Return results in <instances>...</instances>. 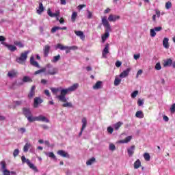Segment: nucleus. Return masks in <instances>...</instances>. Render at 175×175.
I'll return each mask as SVG.
<instances>
[{
  "label": "nucleus",
  "mask_w": 175,
  "mask_h": 175,
  "mask_svg": "<svg viewBox=\"0 0 175 175\" xmlns=\"http://www.w3.org/2000/svg\"><path fill=\"white\" fill-rule=\"evenodd\" d=\"M64 90L65 89L62 88V87L51 88V91L53 94V95H57V94L60 92V95H57L56 96L60 102H66V94L62 93V91H64Z\"/></svg>",
  "instance_id": "f257e3e1"
},
{
  "label": "nucleus",
  "mask_w": 175,
  "mask_h": 175,
  "mask_svg": "<svg viewBox=\"0 0 175 175\" xmlns=\"http://www.w3.org/2000/svg\"><path fill=\"white\" fill-rule=\"evenodd\" d=\"M45 70V75H49L51 76H54L57 75L58 73V68L53 66L51 64H48L44 68Z\"/></svg>",
  "instance_id": "f03ea898"
},
{
  "label": "nucleus",
  "mask_w": 175,
  "mask_h": 175,
  "mask_svg": "<svg viewBox=\"0 0 175 175\" xmlns=\"http://www.w3.org/2000/svg\"><path fill=\"white\" fill-rule=\"evenodd\" d=\"M21 161H22V163H27L29 169H31V170H33L36 173H38L39 172V170H38V167H36L35 164L31 163V161L29 159L25 158V156L21 157Z\"/></svg>",
  "instance_id": "7ed1b4c3"
},
{
  "label": "nucleus",
  "mask_w": 175,
  "mask_h": 175,
  "mask_svg": "<svg viewBox=\"0 0 175 175\" xmlns=\"http://www.w3.org/2000/svg\"><path fill=\"white\" fill-rule=\"evenodd\" d=\"M28 54H29V51H26L24 53H22L21 56L16 58V62L21 65H24L27 61V58H28Z\"/></svg>",
  "instance_id": "20e7f679"
},
{
  "label": "nucleus",
  "mask_w": 175,
  "mask_h": 175,
  "mask_svg": "<svg viewBox=\"0 0 175 175\" xmlns=\"http://www.w3.org/2000/svg\"><path fill=\"white\" fill-rule=\"evenodd\" d=\"M1 172L3 173V175H17V173L14 171H9L6 168V162L5 161H1Z\"/></svg>",
  "instance_id": "39448f33"
},
{
  "label": "nucleus",
  "mask_w": 175,
  "mask_h": 175,
  "mask_svg": "<svg viewBox=\"0 0 175 175\" xmlns=\"http://www.w3.org/2000/svg\"><path fill=\"white\" fill-rule=\"evenodd\" d=\"M102 24L103 27L105 28V32H110L111 31V27L110 26V23L109 21H107V18L106 16H103L101 19Z\"/></svg>",
  "instance_id": "423d86ee"
},
{
  "label": "nucleus",
  "mask_w": 175,
  "mask_h": 175,
  "mask_svg": "<svg viewBox=\"0 0 175 175\" xmlns=\"http://www.w3.org/2000/svg\"><path fill=\"white\" fill-rule=\"evenodd\" d=\"M77 88H79V83H75L72 86L62 90V94H65L66 96L69 92H73V91H76Z\"/></svg>",
  "instance_id": "0eeeda50"
},
{
  "label": "nucleus",
  "mask_w": 175,
  "mask_h": 175,
  "mask_svg": "<svg viewBox=\"0 0 175 175\" xmlns=\"http://www.w3.org/2000/svg\"><path fill=\"white\" fill-rule=\"evenodd\" d=\"M35 152V148L31 145V143L27 142L23 147V152Z\"/></svg>",
  "instance_id": "6e6552de"
},
{
  "label": "nucleus",
  "mask_w": 175,
  "mask_h": 175,
  "mask_svg": "<svg viewBox=\"0 0 175 175\" xmlns=\"http://www.w3.org/2000/svg\"><path fill=\"white\" fill-rule=\"evenodd\" d=\"M55 47L56 50L58 49L62 51L65 50L66 54H69V53H70V48L69 46H64L62 44H57Z\"/></svg>",
  "instance_id": "1a4fd4ad"
},
{
  "label": "nucleus",
  "mask_w": 175,
  "mask_h": 175,
  "mask_svg": "<svg viewBox=\"0 0 175 175\" xmlns=\"http://www.w3.org/2000/svg\"><path fill=\"white\" fill-rule=\"evenodd\" d=\"M109 49H110V44H106L105 47L104 48L102 52L103 58H107V54H109Z\"/></svg>",
  "instance_id": "9d476101"
},
{
  "label": "nucleus",
  "mask_w": 175,
  "mask_h": 175,
  "mask_svg": "<svg viewBox=\"0 0 175 175\" xmlns=\"http://www.w3.org/2000/svg\"><path fill=\"white\" fill-rule=\"evenodd\" d=\"M1 44H3V46L7 47V49H8V50H10V51H12V53H13V52L16 51V50H17V47L14 45L9 44L6 42H2Z\"/></svg>",
  "instance_id": "9b49d317"
},
{
  "label": "nucleus",
  "mask_w": 175,
  "mask_h": 175,
  "mask_svg": "<svg viewBox=\"0 0 175 175\" xmlns=\"http://www.w3.org/2000/svg\"><path fill=\"white\" fill-rule=\"evenodd\" d=\"M23 114L25 116V117L28 118L32 114V111H31V109L28 107H23Z\"/></svg>",
  "instance_id": "f8f14e48"
},
{
  "label": "nucleus",
  "mask_w": 175,
  "mask_h": 175,
  "mask_svg": "<svg viewBox=\"0 0 175 175\" xmlns=\"http://www.w3.org/2000/svg\"><path fill=\"white\" fill-rule=\"evenodd\" d=\"M81 122H82V127H81V131L79 133V136H81V135H83V131L87 127V118H83L82 120H81Z\"/></svg>",
  "instance_id": "ddd939ff"
},
{
  "label": "nucleus",
  "mask_w": 175,
  "mask_h": 175,
  "mask_svg": "<svg viewBox=\"0 0 175 175\" xmlns=\"http://www.w3.org/2000/svg\"><path fill=\"white\" fill-rule=\"evenodd\" d=\"M36 120L37 121H40L41 122H50V120L43 115H39L38 116H36Z\"/></svg>",
  "instance_id": "4468645a"
},
{
  "label": "nucleus",
  "mask_w": 175,
  "mask_h": 175,
  "mask_svg": "<svg viewBox=\"0 0 175 175\" xmlns=\"http://www.w3.org/2000/svg\"><path fill=\"white\" fill-rule=\"evenodd\" d=\"M57 155L62 157V158H70L69 153H68L65 150H62L57 151Z\"/></svg>",
  "instance_id": "2eb2a0df"
},
{
  "label": "nucleus",
  "mask_w": 175,
  "mask_h": 175,
  "mask_svg": "<svg viewBox=\"0 0 175 175\" xmlns=\"http://www.w3.org/2000/svg\"><path fill=\"white\" fill-rule=\"evenodd\" d=\"M130 72H131V68H129L124 70L123 72H122L119 77L121 79H125V77H128V76H129Z\"/></svg>",
  "instance_id": "dca6fc26"
},
{
  "label": "nucleus",
  "mask_w": 175,
  "mask_h": 175,
  "mask_svg": "<svg viewBox=\"0 0 175 175\" xmlns=\"http://www.w3.org/2000/svg\"><path fill=\"white\" fill-rule=\"evenodd\" d=\"M117 20H120V16L118 15L110 14L108 17V21L110 22L114 23L115 21H117Z\"/></svg>",
  "instance_id": "f3484780"
},
{
  "label": "nucleus",
  "mask_w": 175,
  "mask_h": 175,
  "mask_svg": "<svg viewBox=\"0 0 175 175\" xmlns=\"http://www.w3.org/2000/svg\"><path fill=\"white\" fill-rule=\"evenodd\" d=\"M51 47L50 45H45L44 49H43V52H44V57H49V53H50V49Z\"/></svg>",
  "instance_id": "a211bd4d"
},
{
  "label": "nucleus",
  "mask_w": 175,
  "mask_h": 175,
  "mask_svg": "<svg viewBox=\"0 0 175 175\" xmlns=\"http://www.w3.org/2000/svg\"><path fill=\"white\" fill-rule=\"evenodd\" d=\"M30 64L33 66H35L36 68H40V66L39 65V63L38 62L35 61V57L33 56H31L30 57Z\"/></svg>",
  "instance_id": "6ab92c4d"
},
{
  "label": "nucleus",
  "mask_w": 175,
  "mask_h": 175,
  "mask_svg": "<svg viewBox=\"0 0 175 175\" xmlns=\"http://www.w3.org/2000/svg\"><path fill=\"white\" fill-rule=\"evenodd\" d=\"M35 90H36V86L33 85L30 90L29 94H28V98L29 99H31V98H33V96H35Z\"/></svg>",
  "instance_id": "aec40b11"
},
{
  "label": "nucleus",
  "mask_w": 175,
  "mask_h": 175,
  "mask_svg": "<svg viewBox=\"0 0 175 175\" xmlns=\"http://www.w3.org/2000/svg\"><path fill=\"white\" fill-rule=\"evenodd\" d=\"M172 64H173V60H172V59H167L163 61L164 68H167V66H172Z\"/></svg>",
  "instance_id": "412c9836"
},
{
  "label": "nucleus",
  "mask_w": 175,
  "mask_h": 175,
  "mask_svg": "<svg viewBox=\"0 0 175 175\" xmlns=\"http://www.w3.org/2000/svg\"><path fill=\"white\" fill-rule=\"evenodd\" d=\"M75 35L77 36H79L81 40H84L85 39V36L84 35V33L81 31H75Z\"/></svg>",
  "instance_id": "4be33fe9"
},
{
  "label": "nucleus",
  "mask_w": 175,
  "mask_h": 175,
  "mask_svg": "<svg viewBox=\"0 0 175 175\" xmlns=\"http://www.w3.org/2000/svg\"><path fill=\"white\" fill-rule=\"evenodd\" d=\"M132 137H133L132 135L128 136L124 139L118 141V143L122 144L129 143V142H131V140H132Z\"/></svg>",
  "instance_id": "5701e85b"
},
{
  "label": "nucleus",
  "mask_w": 175,
  "mask_h": 175,
  "mask_svg": "<svg viewBox=\"0 0 175 175\" xmlns=\"http://www.w3.org/2000/svg\"><path fill=\"white\" fill-rule=\"evenodd\" d=\"M47 13L50 17H58V16H59V11H57L55 13H53L51 12V10L49 9Z\"/></svg>",
  "instance_id": "b1692460"
},
{
  "label": "nucleus",
  "mask_w": 175,
  "mask_h": 175,
  "mask_svg": "<svg viewBox=\"0 0 175 175\" xmlns=\"http://www.w3.org/2000/svg\"><path fill=\"white\" fill-rule=\"evenodd\" d=\"M16 75H17V71L15 70L9 71L8 73V77H10V79H13V77H16Z\"/></svg>",
  "instance_id": "393cba45"
},
{
  "label": "nucleus",
  "mask_w": 175,
  "mask_h": 175,
  "mask_svg": "<svg viewBox=\"0 0 175 175\" xmlns=\"http://www.w3.org/2000/svg\"><path fill=\"white\" fill-rule=\"evenodd\" d=\"M45 155L49 157V158H51V159H55V161H57V157L53 152H45Z\"/></svg>",
  "instance_id": "a878e982"
},
{
  "label": "nucleus",
  "mask_w": 175,
  "mask_h": 175,
  "mask_svg": "<svg viewBox=\"0 0 175 175\" xmlns=\"http://www.w3.org/2000/svg\"><path fill=\"white\" fill-rule=\"evenodd\" d=\"M42 102L43 100L40 98L36 97L34 98V107H38V106L40 105V103H42Z\"/></svg>",
  "instance_id": "bb28decb"
},
{
  "label": "nucleus",
  "mask_w": 175,
  "mask_h": 175,
  "mask_svg": "<svg viewBox=\"0 0 175 175\" xmlns=\"http://www.w3.org/2000/svg\"><path fill=\"white\" fill-rule=\"evenodd\" d=\"M102 88V81H98L94 85L93 90H100Z\"/></svg>",
  "instance_id": "cd10ccee"
},
{
  "label": "nucleus",
  "mask_w": 175,
  "mask_h": 175,
  "mask_svg": "<svg viewBox=\"0 0 175 175\" xmlns=\"http://www.w3.org/2000/svg\"><path fill=\"white\" fill-rule=\"evenodd\" d=\"M128 155L129 157H132L135 152V146H132L131 147L127 149Z\"/></svg>",
  "instance_id": "c85d7f7f"
},
{
  "label": "nucleus",
  "mask_w": 175,
  "mask_h": 175,
  "mask_svg": "<svg viewBox=\"0 0 175 175\" xmlns=\"http://www.w3.org/2000/svg\"><path fill=\"white\" fill-rule=\"evenodd\" d=\"M63 102L64 104H62L63 107H73V105L70 102H68V98H66V101H61Z\"/></svg>",
  "instance_id": "c756f323"
},
{
  "label": "nucleus",
  "mask_w": 175,
  "mask_h": 175,
  "mask_svg": "<svg viewBox=\"0 0 175 175\" xmlns=\"http://www.w3.org/2000/svg\"><path fill=\"white\" fill-rule=\"evenodd\" d=\"M163 46L164 49H169V38H164L163 40Z\"/></svg>",
  "instance_id": "7c9ffc66"
},
{
  "label": "nucleus",
  "mask_w": 175,
  "mask_h": 175,
  "mask_svg": "<svg viewBox=\"0 0 175 175\" xmlns=\"http://www.w3.org/2000/svg\"><path fill=\"white\" fill-rule=\"evenodd\" d=\"M44 11V7H43V3H40L38 10H37L38 14H42V13H43Z\"/></svg>",
  "instance_id": "2f4dec72"
},
{
  "label": "nucleus",
  "mask_w": 175,
  "mask_h": 175,
  "mask_svg": "<svg viewBox=\"0 0 175 175\" xmlns=\"http://www.w3.org/2000/svg\"><path fill=\"white\" fill-rule=\"evenodd\" d=\"M110 36V33L105 32L101 37V39L103 40V43H105L106 40L108 39V38Z\"/></svg>",
  "instance_id": "473e14b6"
},
{
  "label": "nucleus",
  "mask_w": 175,
  "mask_h": 175,
  "mask_svg": "<svg viewBox=\"0 0 175 175\" xmlns=\"http://www.w3.org/2000/svg\"><path fill=\"white\" fill-rule=\"evenodd\" d=\"M14 44H15V46H17L18 47H19V49H23L24 47V42L22 41H14Z\"/></svg>",
  "instance_id": "72a5a7b5"
},
{
  "label": "nucleus",
  "mask_w": 175,
  "mask_h": 175,
  "mask_svg": "<svg viewBox=\"0 0 175 175\" xmlns=\"http://www.w3.org/2000/svg\"><path fill=\"white\" fill-rule=\"evenodd\" d=\"M124 125V123L122 122H118L116 124H113V128L115 131H118L121 126Z\"/></svg>",
  "instance_id": "f704fd0d"
},
{
  "label": "nucleus",
  "mask_w": 175,
  "mask_h": 175,
  "mask_svg": "<svg viewBox=\"0 0 175 175\" xmlns=\"http://www.w3.org/2000/svg\"><path fill=\"white\" fill-rule=\"evenodd\" d=\"M137 118H144V113L142 111H137L135 113Z\"/></svg>",
  "instance_id": "c9c22d12"
},
{
  "label": "nucleus",
  "mask_w": 175,
  "mask_h": 175,
  "mask_svg": "<svg viewBox=\"0 0 175 175\" xmlns=\"http://www.w3.org/2000/svg\"><path fill=\"white\" fill-rule=\"evenodd\" d=\"M142 166V162H140L139 159H137L135 163H134V169H139Z\"/></svg>",
  "instance_id": "e433bc0d"
},
{
  "label": "nucleus",
  "mask_w": 175,
  "mask_h": 175,
  "mask_svg": "<svg viewBox=\"0 0 175 175\" xmlns=\"http://www.w3.org/2000/svg\"><path fill=\"white\" fill-rule=\"evenodd\" d=\"M61 59V55H57V56H54L53 59L51 60V62L53 64H55L56 62H58Z\"/></svg>",
  "instance_id": "4c0bfd02"
},
{
  "label": "nucleus",
  "mask_w": 175,
  "mask_h": 175,
  "mask_svg": "<svg viewBox=\"0 0 175 175\" xmlns=\"http://www.w3.org/2000/svg\"><path fill=\"white\" fill-rule=\"evenodd\" d=\"M121 81H122L121 79H120L118 77H116L114 83H113L114 85L116 87H117V85H120Z\"/></svg>",
  "instance_id": "58836bf2"
},
{
  "label": "nucleus",
  "mask_w": 175,
  "mask_h": 175,
  "mask_svg": "<svg viewBox=\"0 0 175 175\" xmlns=\"http://www.w3.org/2000/svg\"><path fill=\"white\" fill-rule=\"evenodd\" d=\"M23 83H32V79L28 76H25L23 79Z\"/></svg>",
  "instance_id": "ea45409f"
},
{
  "label": "nucleus",
  "mask_w": 175,
  "mask_h": 175,
  "mask_svg": "<svg viewBox=\"0 0 175 175\" xmlns=\"http://www.w3.org/2000/svg\"><path fill=\"white\" fill-rule=\"evenodd\" d=\"M27 118L29 122H34V121H37L36 116L33 117L32 116V114L30 116L27 117Z\"/></svg>",
  "instance_id": "a19ab883"
},
{
  "label": "nucleus",
  "mask_w": 175,
  "mask_h": 175,
  "mask_svg": "<svg viewBox=\"0 0 175 175\" xmlns=\"http://www.w3.org/2000/svg\"><path fill=\"white\" fill-rule=\"evenodd\" d=\"M94 162H95V158L92 157V159H89L86 162V165H87V166H90V165H92V163H94Z\"/></svg>",
  "instance_id": "79ce46f5"
},
{
  "label": "nucleus",
  "mask_w": 175,
  "mask_h": 175,
  "mask_svg": "<svg viewBox=\"0 0 175 175\" xmlns=\"http://www.w3.org/2000/svg\"><path fill=\"white\" fill-rule=\"evenodd\" d=\"M76 18H77V12H72V14L71 16V21H72V23H75V21H76Z\"/></svg>",
  "instance_id": "37998d69"
},
{
  "label": "nucleus",
  "mask_w": 175,
  "mask_h": 175,
  "mask_svg": "<svg viewBox=\"0 0 175 175\" xmlns=\"http://www.w3.org/2000/svg\"><path fill=\"white\" fill-rule=\"evenodd\" d=\"M144 158L145 159V161H150L151 159V156H150V154L149 153H144Z\"/></svg>",
  "instance_id": "c03bdc74"
},
{
  "label": "nucleus",
  "mask_w": 175,
  "mask_h": 175,
  "mask_svg": "<svg viewBox=\"0 0 175 175\" xmlns=\"http://www.w3.org/2000/svg\"><path fill=\"white\" fill-rule=\"evenodd\" d=\"M155 70H161L162 69V66H161L160 62H157L156 65L154 66Z\"/></svg>",
  "instance_id": "a18cd8bd"
},
{
  "label": "nucleus",
  "mask_w": 175,
  "mask_h": 175,
  "mask_svg": "<svg viewBox=\"0 0 175 175\" xmlns=\"http://www.w3.org/2000/svg\"><path fill=\"white\" fill-rule=\"evenodd\" d=\"M59 29H61V27H58V26H55V27H53L51 30V32L52 33H54L55 32H57V31H59Z\"/></svg>",
  "instance_id": "49530a36"
},
{
  "label": "nucleus",
  "mask_w": 175,
  "mask_h": 175,
  "mask_svg": "<svg viewBox=\"0 0 175 175\" xmlns=\"http://www.w3.org/2000/svg\"><path fill=\"white\" fill-rule=\"evenodd\" d=\"M150 33L151 38H155V36H157V32H155V30H154V29H150Z\"/></svg>",
  "instance_id": "de8ad7c7"
},
{
  "label": "nucleus",
  "mask_w": 175,
  "mask_h": 175,
  "mask_svg": "<svg viewBox=\"0 0 175 175\" xmlns=\"http://www.w3.org/2000/svg\"><path fill=\"white\" fill-rule=\"evenodd\" d=\"M18 132L21 133V135L27 132V129L24 127H21L18 129Z\"/></svg>",
  "instance_id": "09e8293b"
},
{
  "label": "nucleus",
  "mask_w": 175,
  "mask_h": 175,
  "mask_svg": "<svg viewBox=\"0 0 175 175\" xmlns=\"http://www.w3.org/2000/svg\"><path fill=\"white\" fill-rule=\"evenodd\" d=\"M40 73H45V70H44V68L40 69V70H38L37 71H36L34 72V75H40Z\"/></svg>",
  "instance_id": "8fccbe9b"
},
{
  "label": "nucleus",
  "mask_w": 175,
  "mask_h": 175,
  "mask_svg": "<svg viewBox=\"0 0 175 175\" xmlns=\"http://www.w3.org/2000/svg\"><path fill=\"white\" fill-rule=\"evenodd\" d=\"M20 154V150L18 149H15L13 152V157L16 158Z\"/></svg>",
  "instance_id": "3c124183"
},
{
  "label": "nucleus",
  "mask_w": 175,
  "mask_h": 175,
  "mask_svg": "<svg viewBox=\"0 0 175 175\" xmlns=\"http://www.w3.org/2000/svg\"><path fill=\"white\" fill-rule=\"evenodd\" d=\"M109 148L110 151H115V150H116V145L113 144H110Z\"/></svg>",
  "instance_id": "603ef678"
},
{
  "label": "nucleus",
  "mask_w": 175,
  "mask_h": 175,
  "mask_svg": "<svg viewBox=\"0 0 175 175\" xmlns=\"http://www.w3.org/2000/svg\"><path fill=\"white\" fill-rule=\"evenodd\" d=\"M139 94V91L135 90L131 94V98H136Z\"/></svg>",
  "instance_id": "864d4df0"
},
{
  "label": "nucleus",
  "mask_w": 175,
  "mask_h": 175,
  "mask_svg": "<svg viewBox=\"0 0 175 175\" xmlns=\"http://www.w3.org/2000/svg\"><path fill=\"white\" fill-rule=\"evenodd\" d=\"M137 105L138 106H143V105H144V100L139 98L137 100Z\"/></svg>",
  "instance_id": "5fc2aeb1"
},
{
  "label": "nucleus",
  "mask_w": 175,
  "mask_h": 175,
  "mask_svg": "<svg viewBox=\"0 0 175 175\" xmlns=\"http://www.w3.org/2000/svg\"><path fill=\"white\" fill-rule=\"evenodd\" d=\"M15 106H21V105H23V101L20 100V101H14V102Z\"/></svg>",
  "instance_id": "6e6d98bb"
},
{
  "label": "nucleus",
  "mask_w": 175,
  "mask_h": 175,
  "mask_svg": "<svg viewBox=\"0 0 175 175\" xmlns=\"http://www.w3.org/2000/svg\"><path fill=\"white\" fill-rule=\"evenodd\" d=\"M165 8L166 9H170L172 8V3L171 2H167L165 3Z\"/></svg>",
  "instance_id": "4d7b16f0"
},
{
  "label": "nucleus",
  "mask_w": 175,
  "mask_h": 175,
  "mask_svg": "<svg viewBox=\"0 0 175 175\" xmlns=\"http://www.w3.org/2000/svg\"><path fill=\"white\" fill-rule=\"evenodd\" d=\"M113 131H114V129H113V127H111V126H109L107 128L108 133H111H111H113Z\"/></svg>",
  "instance_id": "13d9d810"
},
{
  "label": "nucleus",
  "mask_w": 175,
  "mask_h": 175,
  "mask_svg": "<svg viewBox=\"0 0 175 175\" xmlns=\"http://www.w3.org/2000/svg\"><path fill=\"white\" fill-rule=\"evenodd\" d=\"M155 32H159L160 31H162V27H157L153 29Z\"/></svg>",
  "instance_id": "bf43d9fd"
},
{
  "label": "nucleus",
  "mask_w": 175,
  "mask_h": 175,
  "mask_svg": "<svg viewBox=\"0 0 175 175\" xmlns=\"http://www.w3.org/2000/svg\"><path fill=\"white\" fill-rule=\"evenodd\" d=\"M171 113H175V103H174L170 107Z\"/></svg>",
  "instance_id": "052dcab7"
},
{
  "label": "nucleus",
  "mask_w": 175,
  "mask_h": 175,
  "mask_svg": "<svg viewBox=\"0 0 175 175\" xmlns=\"http://www.w3.org/2000/svg\"><path fill=\"white\" fill-rule=\"evenodd\" d=\"M155 13L158 18H159L161 17V11L159 10H155Z\"/></svg>",
  "instance_id": "680f3d73"
},
{
  "label": "nucleus",
  "mask_w": 175,
  "mask_h": 175,
  "mask_svg": "<svg viewBox=\"0 0 175 175\" xmlns=\"http://www.w3.org/2000/svg\"><path fill=\"white\" fill-rule=\"evenodd\" d=\"M88 18H92V12H91L90 10H88Z\"/></svg>",
  "instance_id": "e2e57ef3"
},
{
  "label": "nucleus",
  "mask_w": 175,
  "mask_h": 175,
  "mask_svg": "<svg viewBox=\"0 0 175 175\" xmlns=\"http://www.w3.org/2000/svg\"><path fill=\"white\" fill-rule=\"evenodd\" d=\"M121 65H122V63L121 62L118 61V62H116V66L117 68H120V66H121Z\"/></svg>",
  "instance_id": "0e129e2a"
},
{
  "label": "nucleus",
  "mask_w": 175,
  "mask_h": 175,
  "mask_svg": "<svg viewBox=\"0 0 175 175\" xmlns=\"http://www.w3.org/2000/svg\"><path fill=\"white\" fill-rule=\"evenodd\" d=\"M142 73H143V70H139L137 71V76H136L137 79V77H139V76H140Z\"/></svg>",
  "instance_id": "69168bd1"
},
{
  "label": "nucleus",
  "mask_w": 175,
  "mask_h": 175,
  "mask_svg": "<svg viewBox=\"0 0 175 175\" xmlns=\"http://www.w3.org/2000/svg\"><path fill=\"white\" fill-rule=\"evenodd\" d=\"M134 59H139L140 58V54H137L133 55Z\"/></svg>",
  "instance_id": "338daca9"
},
{
  "label": "nucleus",
  "mask_w": 175,
  "mask_h": 175,
  "mask_svg": "<svg viewBox=\"0 0 175 175\" xmlns=\"http://www.w3.org/2000/svg\"><path fill=\"white\" fill-rule=\"evenodd\" d=\"M70 47V50H77V46H69Z\"/></svg>",
  "instance_id": "774afa93"
}]
</instances>
